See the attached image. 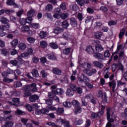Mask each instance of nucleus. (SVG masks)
<instances>
[{
	"label": "nucleus",
	"instance_id": "nucleus-1",
	"mask_svg": "<svg viewBox=\"0 0 127 127\" xmlns=\"http://www.w3.org/2000/svg\"><path fill=\"white\" fill-rule=\"evenodd\" d=\"M98 96L102 98L103 102L107 103V93L106 92L103 93V91L99 90L98 92Z\"/></svg>",
	"mask_w": 127,
	"mask_h": 127
},
{
	"label": "nucleus",
	"instance_id": "nucleus-2",
	"mask_svg": "<svg viewBox=\"0 0 127 127\" xmlns=\"http://www.w3.org/2000/svg\"><path fill=\"white\" fill-rule=\"evenodd\" d=\"M83 73L87 74L88 76H92L97 73V69L96 68H93L91 70L85 69L83 70Z\"/></svg>",
	"mask_w": 127,
	"mask_h": 127
},
{
	"label": "nucleus",
	"instance_id": "nucleus-3",
	"mask_svg": "<svg viewBox=\"0 0 127 127\" xmlns=\"http://www.w3.org/2000/svg\"><path fill=\"white\" fill-rule=\"evenodd\" d=\"M80 67L83 68L84 70L86 69L87 70H90L92 68V64L90 63H84L80 64Z\"/></svg>",
	"mask_w": 127,
	"mask_h": 127
},
{
	"label": "nucleus",
	"instance_id": "nucleus-4",
	"mask_svg": "<svg viewBox=\"0 0 127 127\" xmlns=\"http://www.w3.org/2000/svg\"><path fill=\"white\" fill-rule=\"evenodd\" d=\"M59 121L61 123L62 127H71V125H70V123H69V121H65L63 119H59Z\"/></svg>",
	"mask_w": 127,
	"mask_h": 127
},
{
	"label": "nucleus",
	"instance_id": "nucleus-5",
	"mask_svg": "<svg viewBox=\"0 0 127 127\" xmlns=\"http://www.w3.org/2000/svg\"><path fill=\"white\" fill-rule=\"evenodd\" d=\"M52 71L54 74H56V75H57L58 76H60L63 74L62 70L57 67L53 68Z\"/></svg>",
	"mask_w": 127,
	"mask_h": 127
},
{
	"label": "nucleus",
	"instance_id": "nucleus-6",
	"mask_svg": "<svg viewBox=\"0 0 127 127\" xmlns=\"http://www.w3.org/2000/svg\"><path fill=\"white\" fill-rule=\"evenodd\" d=\"M109 85L110 88H112V92L115 93V90L116 89V86H117V83L115 80H112L109 82Z\"/></svg>",
	"mask_w": 127,
	"mask_h": 127
},
{
	"label": "nucleus",
	"instance_id": "nucleus-7",
	"mask_svg": "<svg viewBox=\"0 0 127 127\" xmlns=\"http://www.w3.org/2000/svg\"><path fill=\"white\" fill-rule=\"evenodd\" d=\"M107 119L110 120L111 119V116L114 115V112L110 108H107Z\"/></svg>",
	"mask_w": 127,
	"mask_h": 127
},
{
	"label": "nucleus",
	"instance_id": "nucleus-8",
	"mask_svg": "<svg viewBox=\"0 0 127 127\" xmlns=\"http://www.w3.org/2000/svg\"><path fill=\"white\" fill-rule=\"evenodd\" d=\"M86 52L88 54H94V52H95V50H94V48L92 46H88L85 49Z\"/></svg>",
	"mask_w": 127,
	"mask_h": 127
},
{
	"label": "nucleus",
	"instance_id": "nucleus-9",
	"mask_svg": "<svg viewBox=\"0 0 127 127\" xmlns=\"http://www.w3.org/2000/svg\"><path fill=\"white\" fill-rule=\"evenodd\" d=\"M69 8L71 10H73V11H75V12H77V11H78V10L79 9V7L76 4H72L70 5Z\"/></svg>",
	"mask_w": 127,
	"mask_h": 127
},
{
	"label": "nucleus",
	"instance_id": "nucleus-10",
	"mask_svg": "<svg viewBox=\"0 0 127 127\" xmlns=\"http://www.w3.org/2000/svg\"><path fill=\"white\" fill-rule=\"evenodd\" d=\"M70 23L72 27H76L77 26V20L74 18H71L70 19Z\"/></svg>",
	"mask_w": 127,
	"mask_h": 127
},
{
	"label": "nucleus",
	"instance_id": "nucleus-11",
	"mask_svg": "<svg viewBox=\"0 0 127 127\" xmlns=\"http://www.w3.org/2000/svg\"><path fill=\"white\" fill-rule=\"evenodd\" d=\"M93 64L95 67H97V68H103L104 67V64L98 61L93 62Z\"/></svg>",
	"mask_w": 127,
	"mask_h": 127
},
{
	"label": "nucleus",
	"instance_id": "nucleus-12",
	"mask_svg": "<svg viewBox=\"0 0 127 127\" xmlns=\"http://www.w3.org/2000/svg\"><path fill=\"white\" fill-rule=\"evenodd\" d=\"M46 11L49 12L53 10V5L51 4H48L45 7Z\"/></svg>",
	"mask_w": 127,
	"mask_h": 127
},
{
	"label": "nucleus",
	"instance_id": "nucleus-13",
	"mask_svg": "<svg viewBox=\"0 0 127 127\" xmlns=\"http://www.w3.org/2000/svg\"><path fill=\"white\" fill-rule=\"evenodd\" d=\"M39 99V96H38L37 95H33L29 98V101L30 102H35L37 100H38Z\"/></svg>",
	"mask_w": 127,
	"mask_h": 127
},
{
	"label": "nucleus",
	"instance_id": "nucleus-14",
	"mask_svg": "<svg viewBox=\"0 0 127 127\" xmlns=\"http://www.w3.org/2000/svg\"><path fill=\"white\" fill-rule=\"evenodd\" d=\"M125 33H126V29L125 28H123L120 30V32L119 34V39H122V38H123V37L125 35Z\"/></svg>",
	"mask_w": 127,
	"mask_h": 127
},
{
	"label": "nucleus",
	"instance_id": "nucleus-15",
	"mask_svg": "<svg viewBox=\"0 0 127 127\" xmlns=\"http://www.w3.org/2000/svg\"><path fill=\"white\" fill-rule=\"evenodd\" d=\"M56 114L58 116H61V115H63L64 114V109L63 108H59L57 109L56 112Z\"/></svg>",
	"mask_w": 127,
	"mask_h": 127
},
{
	"label": "nucleus",
	"instance_id": "nucleus-16",
	"mask_svg": "<svg viewBox=\"0 0 127 127\" xmlns=\"http://www.w3.org/2000/svg\"><path fill=\"white\" fill-rule=\"evenodd\" d=\"M31 87V92L32 93H35L36 91H37V87H36V83H32L30 85Z\"/></svg>",
	"mask_w": 127,
	"mask_h": 127
},
{
	"label": "nucleus",
	"instance_id": "nucleus-17",
	"mask_svg": "<svg viewBox=\"0 0 127 127\" xmlns=\"http://www.w3.org/2000/svg\"><path fill=\"white\" fill-rule=\"evenodd\" d=\"M56 95V91L52 90L51 92L48 93V97L50 99H53Z\"/></svg>",
	"mask_w": 127,
	"mask_h": 127
},
{
	"label": "nucleus",
	"instance_id": "nucleus-18",
	"mask_svg": "<svg viewBox=\"0 0 127 127\" xmlns=\"http://www.w3.org/2000/svg\"><path fill=\"white\" fill-rule=\"evenodd\" d=\"M0 22L3 24H6L9 22V20L4 17H2L0 18Z\"/></svg>",
	"mask_w": 127,
	"mask_h": 127
},
{
	"label": "nucleus",
	"instance_id": "nucleus-19",
	"mask_svg": "<svg viewBox=\"0 0 127 127\" xmlns=\"http://www.w3.org/2000/svg\"><path fill=\"white\" fill-rule=\"evenodd\" d=\"M117 66H118L120 70L124 71V66H123V64H122L121 63L116 64L115 65H113V67H114L115 69H113V71H116V67Z\"/></svg>",
	"mask_w": 127,
	"mask_h": 127
},
{
	"label": "nucleus",
	"instance_id": "nucleus-20",
	"mask_svg": "<svg viewBox=\"0 0 127 127\" xmlns=\"http://www.w3.org/2000/svg\"><path fill=\"white\" fill-rule=\"evenodd\" d=\"M94 57L95 58H97V59H101L103 60L104 59V57H103V55L99 53H95L93 55Z\"/></svg>",
	"mask_w": 127,
	"mask_h": 127
},
{
	"label": "nucleus",
	"instance_id": "nucleus-21",
	"mask_svg": "<svg viewBox=\"0 0 127 127\" xmlns=\"http://www.w3.org/2000/svg\"><path fill=\"white\" fill-rule=\"evenodd\" d=\"M46 57L48 59H50V60L55 61L57 59L56 57L54 56L53 54H50L47 55Z\"/></svg>",
	"mask_w": 127,
	"mask_h": 127
},
{
	"label": "nucleus",
	"instance_id": "nucleus-22",
	"mask_svg": "<svg viewBox=\"0 0 127 127\" xmlns=\"http://www.w3.org/2000/svg\"><path fill=\"white\" fill-rule=\"evenodd\" d=\"M64 31V30L62 28H55V30L54 31V33H55L56 34H59V33H61Z\"/></svg>",
	"mask_w": 127,
	"mask_h": 127
},
{
	"label": "nucleus",
	"instance_id": "nucleus-23",
	"mask_svg": "<svg viewBox=\"0 0 127 127\" xmlns=\"http://www.w3.org/2000/svg\"><path fill=\"white\" fill-rule=\"evenodd\" d=\"M66 95L67 96H68L69 97H72L74 95V91L72 90L70 88H68L66 90Z\"/></svg>",
	"mask_w": 127,
	"mask_h": 127
},
{
	"label": "nucleus",
	"instance_id": "nucleus-24",
	"mask_svg": "<svg viewBox=\"0 0 127 127\" xmlns=\"http://www.w3.org/2000/svg\"><path fill=\"white\" fill-rule=\"evenodd\" d=\"M14 0H7L6 2L7 5H14L15 6H17V4L13 1Z\"/></svg>",
	"mask_w": 127,
	"mask_h": 127
},
{
	"label": "nucleus",
	"instance_id": "nucleus-25",
	"mask_svg": "<svg viewBox=\"0 0 127 127\" xmlns=\"http://www.w3.org/2000/svg\"><path fill=\"white\" fill-rule=\"evenodd\" d=\"M62 26L63 27V28H68L69 27V23L68 21H67V20H64L62 22Z\"/></svg>",
	"mask_w": 127,
	"mask_h": 127
},
{
	"label": "nucleus",
	"instance_id": "nucleus-26",
	"mask_svg": "<svg viewBox=\"0 0 127 127\" xmlns=\"http://www.w3.org/2000/svg\"><path fill=\"white\" fill-rule=\"evenodd\" d=\"M95 49L97 52H101L104 50V48L101 45H97L95 47Z\"/></svg>",
	"mask_w": 127,
	"mask_h": 127
},
{
	"label": "nucleus",
	"instance_id": "nucleus-27",
	"mask_svg": "<svg viewBox=\"0 0 127 127\" xmlns=\"http://www.w3.org/2000/svg\"><path fill=\"white\" fill-rule=\"evenodd\" d=\"M105 102L102 101L101 103H99V108L101 109V111H105V109H106V106H105Z\"/></svg>",
	"mask_w": 127,
	"mask_h": 127
},
{
	"label": "nucleus",
	"instance_id": "nucleus-28",
	"mask_svg": "<svg viewBox=\"0 0 127 127\" xmlns=\"http://www.w3.org/2000/svg\"><path fill=\"white\" fill-rule=\"evenodd\" d=\"M72 105H73L74 107H80L81 104L77 101V100H73L72 101Z\"/></svg>",
	"mask_w": 127,
	"mask_h": 127
},
{
	"label": "nucleus",
	"instance_id": "nucleus-29",
	"mask_svg": "<svg viewBox=\"0 0 127 127\" xmlns=\"http://www.w3.org/2000/svg\"><path fill=\"white\" fill-rule=\"evenodd\" d=\"M35 13V11L33 9H31L29 10L28 12L27 15L28 17H32L34 15V14Z\"/></svg>",
	"mask_w": 127,
	"mask_h": 127
},
{
	"label": "nucleus",
	"instance_id": "nucleus-30",
	"mask_svg": "<svg viewBox=\"0 0 127 127\" xmlns=\"http://www.w3.org/2000/svg\"><path fill=\"white\" fill-rule=\"evenodd\" d=\"M18 47L19 49H21V50H24V49L26 48V45L23 43H20L19 44Z\"/></svg>",
	"mask_w": 127,
	"mask_h": 127
},
{
	"label": "nucleus",
	"instance_id": "nucleus-31",
	"mask_svg": "<svg viewBox=\"0 0 127 127\" xmlns=\"http://www.w3.org/2000/svg\"><path fill=\"white\" fill-rule=\"evenodd\" d=\"M32 74L33 77H38V76H39V73H38V71L36 69H34L32 71Z\"/></svg>",
	"mask_w": 127,
	"mask_h": 127
},
{
	"label": "nucleus",
	"instance_id": "nucleus-32",
	"mask_svg": "<svg viewBox=\"0 0 127 127\" xmlns=\"http://www.w3.org/2000/svg\"><path fill=\"white\" fill-rule=\"evenodd\" d=\"M102 35H103V33H102L101 32H97L94 34L95 37L96 38H97V39H100Z\"/></svg>",
	"mask_w": 127,
	"mask_h": 127
},
{
	"label": "nucleus",
	"instance_id": "nucleus-33",
	"mask_svg": "<svg viewBox=\"0 0 127 127\" xmlns=\"http://www.w3.org/2000/svg\"><path fill=\"white\" fill-rule=\"evenodd\" d=\"M70 52L71 48H66L63 50L64 54L65 55H68Z\"/></svg>",
	"mask_w": 127,
	"mask_h": 127
},
{
	"label": "nucleus",
	"instance_id": "nucleus-34",
	"mask_svg": "<svg viewBox=\"0 0 127 127\" xmlns=\"http://www.w3.org/2000/svg\"><path fill=\"white\" fill-rule=\"evenodd\" d=\"M100 10H101L102 12L106 13L108 12V7H107L106 6H101L100 7Z\"/></svg>",
	"mask_w": 127,
	"mask_h": 127
},
{
	"label": "nucleus",
	"instance_id": "nucleus-35",
	"mask_svg": "<svg viewBox=\"0 0 127 127\" xmlns=\"http://www.w3.org/2000/svg\"><path fill=\"white\" fill-rule=\"evenodd\" d=\"M27 40L29 42V43H34V42H35V39L30 36L27 38Z\"/></svg>",
	"mask_w": 127,
	"mask_h": 127
},
{
	"label": "nucleus",
	"instance_id": "nucleus-36",
	"mask_svg": "<svg viewBox=\"0 0 127 127\" xmlns=\"http://www.w3.org/2000/svg\"><path fill=\"white\" fill-rule=\"evenodd\" d=\"M63 105L65 108H71L72 107V104H71V102L65 101L63 103Z\"/></svg>",
	"mask_w": 127,
	"mask_h": 127
},
{
	"label": "nucleus",
	"instance_id": "nucleus-37",
	"mask_svg": "<svg viewBox=\"0 0 127 127\" xmlns=\"http://www.w3.org/2000/svg\"><path fill=\"white\" fill-rule=\"evenodd\" d=\"M30 26L31 27H32L33 28H35V29H37L38 28H39V24L37 23H32L30 25Z\"/></svg>",
	"mask_w": 127,
	"mask_h": 127
},
{
	"label": "nucleus",
	"instance_id": "nucleus-38",
	"mask_svg": "<svg viewBox=\"0 0 127 127\" xmlns=\"http://www.w3.org/2000/svg\"><path fill=\"white\" fill-rule=\"evenodd\" d=\"M21 30L24 32H27L29 31V26H24L21 28Z\"/></svg>",
	"mask_w": 127,
	"mask_h": 127
},
{
	"label": "nucleus",
	"instance_id": "nucleus-39",
	"mask_svg": "<svg viewBox=\"0 0 127 127\" xmlns=\"http://www.w3.org/2000/svg\"><path fill=\"white\" fill-rule=\"evenodd\" d=\"M3 81L5 82V83H12V82H13V79H10L6 77H3Z\"/></svg>",
	"mask_w": 127,
	"mask_h": 127
},
{
	"label": "nucleus",
	"instance_id": "nucleus-40",
	"mask_svg": "<svg viewBox=\"0 0 127 127\" xmlns=\"http://www.w3.org/2000/svg\"><path fill=\"white\" fill-rule=\"evenodd\" d=\"M82 112V108L79 107H76L75 109H74V114L76 115V114H80L81 112Z\"/></svg>",
	"mask_w": 127,
	"mask_h": 127
},
{
	"label": "nucleus",
	"instance_id": "nucleus-41",
	"mask_svg": "<svg viewBox=\"0 0 127 127\" xmlns=\"http://www.w3.org/2000/svg\"><path fill=\"white\" fill-rule=\"evenodd\" d=\"M49 45L53 49H57V48H58V45L55 43H50Z\"/></svg>",
	"mask_w": 127,
	"mask_h": 127
},
{
	"label": "nucleus",
	"instance_id": "nucleus-42",
	"mask_svg": "<svg viewBox=\"0 0 127 127\" xmlns=\"http://www.w3.org/2000/svg\"><path fill=\"white\" fill-rule=\"evenodd\" d=\"M83 123H84V121H83V120H81V119H79L78 120H76L74 122V124L76 126H81V125H82Z\"/></svg>",
	"mask_w": 127,
	"mask_h": 127
},
{
	"label": "nucleus",
	"instance_id": "nucleus-43",
	"mask_svg": "<svg viewBox=\"0 0 127 127\" xmlns=\"http://www.w3.org/2000/svg\"><path fill=\"white\" fill-rule=\"evenodd\" d=\"M1 52L3 54V55H4V56H9V53H8V51H7V50L2 49L1 50Z\"/></svg>",
	"mask_w": 127,
	"mask_h": 127
},
{
	"label": "nucleus",
	"instance_id": "nucleus-44",
	"mask_svg": "<svg viewBox=\"0 0 127 127\" xmlns=\"http://www.w3.org/2000/svg\"><path fill=\"white\" fill-rule=\"evenodd\" d=\"M76 1L80 6H84V5H85L84 0H76Z\"/></svg>",
	"mask_w": 127,
	"mask_h": 127
},
{
	"label": "nucleus",
	"instance_id": "nucleus-45",
	"mask_svg": "<svg viewBox=\"0 0 127 127\" xmlns=\"http://www.w3.org/2000/svg\"><path fill=\"white\" fill-rule=\"evenodd\" d=\"M42 77L43 78H47V76H48V73L45 71V70H42L40 72Z\"/></svg>",
	"mask_w": 127,
	"mask_h": 127
},
{
	"label": "nucleus",
	"instance_id": "nucleus-46",
	"mask_svg": "<svg viewBox=\"0 0 127 127\" xmlns=\"http://www.w3.org/2000/svg\"><path fill=\"white\" fill-rule=\"evenodd\" d=\"M69 87L72 91H76V90H77V86H76V84L74 83L69 84Z\"/></svg>",
	"mask_w": 127,
	"mask_h": 127
},
{
	"label": "nucleus",
	"instance_id": "nucleus-47",
	"mask_svg": "<svg viewBox=\"0 0 127 127\" xmlns=\"http://www.w3.org/2000/svg\"><path fill=\"white\" fill-rule=\"evenodd\" d=\"M12 46L13 47H15V46H17V44H18V40L17 39H14L11 43Z\"/></svg>",
	"mask_w": 127,
	"mask_h": 127
},
{
	"label": "nucleus",
	"instance_id": "nucleus-48",
	"mask_svg": "<svg viewBox=\"0 0 127 127\" xmlns=\"http://www.w3.org/2000/svg\"><path fill=\"white\" fill-rule=\"evenodd\" d=\"M10 55L13 56L14 55H16V54H17L18 52L17 50H15V49H13L10 50Z\"/></svg>",
	"mask_w": 127,
	"mask_h": 127
},
{
	"label": "nucleus",
	"instance_id": "nucleus-49",
	"mask_svg": "<svg viewBox=\"0 0 127 127\" xmlns=\"http://www.w3.org/2000/svg\"><path fill=\"white\" fill-rule=\"evenodd\" d=\"M68 15V13H63L61 15V18H62V19H66Z\"/></svg>",
	"mask_w": 127,
	"mask_h": 127
},
{
	"label": "nucleus",
	"instance_id": "nucleus-50",
	"mask_svg": "<svg viewBox=\"0 0 127 127\" xmlns=\"http://www.w3.org/2000/svg\"><path fill=\"white\" fill-rule=\"evenodd\" d=\"M56 94H58V95H62L63 93H64V90L62 89V88H58L57 89Z\"/></svg>",
	"mask_w": 127,
	"mask_h": 127
},
{
	"label": "nucleus",
	"instance_id": "nucleus-51",
	"mask_svg": "<svg viewBox=\"0 0 127 127\" xmlns=\"http://www.w3.org/2000/svg\"><path fill=\"white\" fill-rule=\"evenodd\" d=\"M10 20L12 21V22H13V23H16V21H17V18L13 16H11L10 17Z\"/></svg>",
	"mask_w": 127,
	"mask_h": 127
},
{
	"label": "nucleus",
	"instance_id": "nucleus-52",
	"mask_svg": "<svg viewBox=\"0 0 127 127\" xmlns=\"http://www.w3.org/2000/svg\"><path fill=\"white\" fill-rule=\"evenodd\" d=\"M46 35H47V34H46V32H45L42 31L40 33V38H42V39L45 38V37H46Z\"/></svg>",
	"mask_w": 127,
	"mask_h": 127
},
{
	"label": "nucleus",
	"instance_id": "nucleus-53",
	"mask_svg": "<svg viewBox=\"0 0 127 127\" xmlns=\"http://www.w3.org/2000/svg\"><path fill=\"white\" fill-rule=\"evenodd\" d=\"M91 116L92 120H96V119H97V118L99 117L98 115V113H95L93 112L91 113Z\"/></svg>",
	"mask_w": 127,
	"mask_h": 127
},
{
	"label": "nucleus",
	"instance_id": "nucleus-54",
	"mask_svg": "<svg viewBox=\"0 0 127 127\" xmlns=\"http://www.w3.org/2000/svg\"><path fill=\"white\" fill-rule=\"evenodd\" d=\"M5 125L7 127H12L13 126V122H12L11 121H9V122H6L5 124Z\"/></svg>",
	"mask_w": 127,
	"mask_h": 127
},
{
	"label": "nucleus",
	"instance_id": "nucleus-55",
	"mask_svg": "<svg viewBox=\"0 0 127 127\" xmlns=\"http://www.w3.org/2000/svg\"><path fill=\"white\" fill-rule=\"evenodd\" d=\"M45 103L47 105H52L53 104V100L51 99H48L45 100Z\"/></svg>",
	"mask_w": 127,
	"mask_h": 127
},
{
	"label": "nucleus",
	"instance_id": "nucleus-56",
	"mask_svg": "<svg viewBox=\"0 0 127 127\" xmlns=\"http://www.w3.org/2000/svg\"><path fill=\"white\" fill-rule=\"evenodd\" d=\"M40 43L41 47H43V48H45L47 46V43L44 41H41Z\"/></svg>",
	"mask_w": 127,
	"mask_h": 127
},
{
	"label": "nucleus",
	"instance_id": "nucleus-57",
	"mask_svg": "<svg viewBox=\"0 0 127 127\" xmlns=\"http://www.w3.org/2000/svg\"><path fill=\"white\" fill-rule=\"evenodd\" d=\"M108 25H109V26L116 25V24H117V21H114V20L110 21L109 22H108Z\"/></svg>",
	"mask_w": 127,
	"mask_h": 127
},
{
	"label": "nucleus",
	"instance_id": "nucleus-58",
	"mask_svg": "<svg viewBox=\"0 0 127 127\" xmlns=\"http://www.w3.org/2000/svg\"><path fill=\"white\" fill-rule=\"evenodd\" d=\"M19 22L21 25H24L26 22V19L24 18H20L19 20Z\"/></svg>",
	"mask_w": 127,
	"mask_h": 127
},
{
	"label": "nucleus",
	"instance_id": "nucleus-59",
	"mask_svg": "<svg viewBox=\"0 0 127 127\" xmlns=\"http://www.w3.org/2000/svg\"><path fill=\"white\" fill-rule=\"evenodd\" d=\"M60 7L63 9V10H65L67 9V6H66V3L63 2L60 5Z\"/></svg>",
	"mask_w": 127,
	"mask_h": 127
},
{
	"label": "nucleus",
	"instance_id": "nucleus-60",
	"mask_svg": "<svg viewBox=\"0 0 127 127\" xmlns=\"http://www.w3.org/2000/svg\"><path fill=\"white\" fill-rule=\"evenodd\" d=\"M53 17L55 18H57L58 19L61 17V15L60 14V13L55 12L53 15Z\"/></svg>",
	"mask_w": 127,
	"mask_h": 127
},
{
	"label": "nucleus",
	"instance_id": "nucleus-61",
	"mask_svg": "<svg viewBox=\"0 0 127 127\" xmlns=\"http://www.w3.org/2000/svg\"><path fill=\"white\" fill-rule=\"evenodd\" d=\"M42 114L46 115L49 113V110L45 108L41 109Z\"/></svg>",
	"mask_w": 127,
	"mask_h": 127
},
{
	"label": "nucleus",
	"instance_id": "nucleus-62",
	"mask_svg": "<svg viewBox=\"0 0 127 127\" xmlns=\"http://www.w3.org/2000/svg\"><path fill=\"white\" fill-rule=\"evenodd\" d=\"M104 57H110L111 56V54L110 53V51L109 50H106L104 54Z\"/></svg>",
	"mask_w": 127,
	"mask_h": 127
},
{
	"label": "nucleus",
	"instance_id": "nucleus-63",
	"mask_svg": "<svg viewBox=\"0 0 127 127\" xmlns=\"http://www.w3.org/2000/svg\"><path fill=\"white\" fill-rule=\"evenodd\" d=\"M10 64H12L13 66H17L18 62L17 61L14 60L10 61Z\"/></svg>",
	"mask_w": 127,
	"mask_h": 127
},
{
	"label": "nucleus",
	"instance_id": "nucleus-64",
	"mask_svg": "<svg viewBox=\"0 0 127 127\" xmlns=\"http://www.w3.org/2000/svg\"><path fill=\"white\" fill-rule=\"evenodd\" d=\"M48 126H50V127H60L59 126H57L56 124L53 123V122H48L47 123Z\"/></svg>",
	"mask_w": 127,
	"mask_h": 127
}]
</instances>
